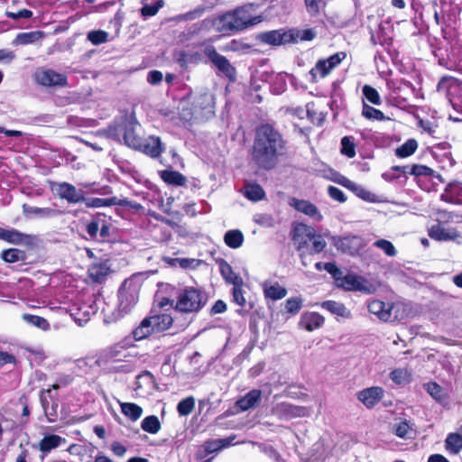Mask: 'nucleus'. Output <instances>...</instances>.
Masks as SVG:
<instances>
[{
	"mask_svg": "<svg viewBox=\"0 0 462 462\" xmlns=\"http://www.w3.org/2000/svg\"><path fill=\"white\" fill-rule=\"evenodd\" d=\"M284 149V141L278 131L270 125L256 130L252 156L262 168H273Z\"/></svg>",
	"mask_w": 462,
	"mask_h": 462,
	"instance_id": "obj_1",
	"label": "nucleus"
},
{
	"mask_svg": "<svg viewBox=\"0 0 462 462\" xmlns=\"http://www.w3.org/2000/svg\"><path fill=\"white\" fill-rule=\"evenodd\" d=\"M251 11L250 6L244 5L226 12L212 20V27L215 32L228 36L246 30L262 21L260 16L253 15Z\"/></svg>",
	"mask_w": 462,
	"mask_h": 462,
	"instance_id": "obj_2",
	"label": "nucleus"
},
{
	"mask_svg": "<svg viewBox=\"0 0 462 462\" xmlns=\"http://www.w3.org/2000/svg\"><path fill=\"white\" fill-rule=\"evenodd\" d=\"M207 301L208 297L201 289L186 286L177 293L174 309L181 313H197Z\"/></svg>",
	"mask_w": 462,
	"mask_h": 462,
	"instance_id": "obj_3",
	"label": "nucleus"
},
{
	"mask_svg": "<svg viewBox=\"0 0 462 462\" xmlns=\"http://www.w3.org/2000/svg\"><path fill=\"white\" fill-rule=\"evenodd\" d=\"M120 116V131L124 143L132 149H139L142 146V126L137 122L133 109L122 111Z\"/></svg>",
	"mask_w": 462,
	"mask_h": 462,
	"instance_id": "obj_4",
	"label": "nucleus"
},
{
	"mask_svg": "<svg viewBox=\"0 0 462 462\" xmlns=\"http://www.w3.org/2000/svg\"><path fill=\"white\" fill-rule=\"evenodd\" d=\"M337 287L346 291H359L369 295L376 292L379 284L364 276L350 273L337 279Z\"/></svg>",
	"mask_w": 462,
	"mask_h": 462,
	"instance_id": "obj_5",
	"label": "nucleus"
},
{
	"mask_svg": "<svg viewBox=\"0 0 462 462\" xmlns=\"http://www.w3.org/2000/svg\"><path fill=\"white\" fill-rule=\"evenodd\" d=\"M140 286L134 279L125 280L119 290V311L122 315L131 311L138 300Z\"/></svg>",
	"mask_w": 462,
	"mask_h": 462,
	"instance_id": "obj_6",
	"label": "nucleus"
},
{
	"mask_svg": "<svg viewBox=\"0 0 462 462\" xmlns=\"http://www.w3.org/2000/svg\"><path fill=\"white\" fill-rule=\"evenodd\" d=\"M272 413L280 420H289L294 418L310 416V409L304 406L293 405L289 402H281L273 408Z\"/></svg>",
	"mask_w": 462,
	"mask_h": 462,
	"instance_id": "obj_7",
	"label": "nucleus"
},
{
	"mask_svg": "<svg viewBox=\"0 0 462 462\" xmlns=\"http://www.w3.org/2000/svg\"><path fill=\"white\" fill-rule=\"evenodd\" d=\"M368 311L382 321H393L397 317L393 315L394 304L383 302L379 300H371L367 302Z\"/></svg>",
	"mask_w": 462,
	"mask_h": 462,
	"instance_id": "obj_8",
	"label": "nucleus"
},
{
	"mask_svg": "<svg viewBox=\"0 0 462 462\" xmlns=\"http://www.w3.org/2000/svg\"><path fill=\"white\" fill-rule=\"evenodd\" d=\"M34 79L38 84L44 87H64L67 85V78L65 75L50 69L37 70L34 74Z\"/></svg>",
	"mask_w": 462,
	"mask_h": 462,
	"instance_id": "obj_9",
	"label": "nucleus"
},
{
	"mask_svg": "<svg viewBox=\"0 0 462 462\" xmlns=\"http://www.w3.org/2000/svg\"><path fill=\"white\" fill-rule=\"evenodd\" d=\"M260 42L269 45H282L295 42L294 31L282 30L269 31L259 34Z\"/></svg>",
	"mask_w": 462,
	"mask_h": 462,
	"instance_id": "obj_10",
	"label": "nucleus"
},
{
	"mask_svg": "<svg viewBox=\"0 0 462 462\" xmlns=\"http://www.w3.org/2000/svg\"><path fill=\"white\" fill-rule=\"evenodd\" d=\"M316 231L312 226L300 223L295 225L292 231V240L299 251L304 250L309 246V243L313 238Z\"/></svg>",
	"mask_w": 462,
	"mask_h": 462,
	"instance_id": "obj_11",
	"label": "nucleus"
},
{
	"mask_svg": "<svg viewBox=\"0 0 462 462\" xmlns=\"http://www.w3.org/2000/svg\"><path fill=\"white\" fill-rule=\"evenodd\" d=\"M383 395L384 391L382 387L372 386L359 391L356 393V398L367 409H372L381 402Z\"/></svg>",
	"mask_w": 462,
	"mask_h": 462,
	"instance_id": "obj_12",
	"label": "nucleus"
},
{
	"mask_svg": "<svg viewBox=\"0 0 462 462\" xmlns=\"http://www.w3.org/2000/svg\"><path fill=\"white\" fill-rule=\"evenodd\" d=\"M205 53L225 76L229 79H233L235 77V69L233 66L230 64L228 60L223 55L219 54L214 47H207Z\"/></svg>",
	"mask_w": 462,
	"mask_h": 462,
	"instance_id": "obj_13",
	"label": "nucleus"
},
{
	"mask_svg": "<svg viewBox=\"0 0 462 462\" xmlns=\"http://www.w3.org/2000/svg\"><path fill=\"white\" fill-rule=\"evenodd\" d=\"M428 235L431 239L439 242L453 241L460 237V235L456 228H445L439 222L429 227Z\"/></svg>",
	"mask_w": 462,
	"mask_h": 462,
	"instance_id": "obj_14",
	"label": "nucleus"
},
{
	"mask_svg": "<svg viewBox=\"0 0 462 462\" xmlns=\"http://www.w3.org/2000/svg\"><path fill=\"white\" fill-rule=\"evenodd\" d=\"M214 97L209 93H203L195 97L193 101V114L196 116L203 117L213 114Z\"/></svg>",
	"mask_w": 462,
	"mask_h": 462,
	"instance_id": "obj_15",
	"label": "nucleus"
},
{
	"mask_svg": "<svg viewBox=\"0 0 462 462\" xmlns=\"http://www.w3.org/2000/svg\"><path fill=\"white\" fill-rule=\"evenodd\" d=\"M55 190L60 199H66L69 203H78L84 199L83 193L68 182L57 184Z\"/></svg>",
	"mask_w": 462,
	"mask_h": 462,
	"instance_id": "obj_16",
	"label": "nucleus"
},
{
	"mask_svg": "<svg viewBox=\"0 0 462 462\" xmlns=\"http://www.w3.org/2000/svg\"><path fill=\"white\" fill-rule=\"evenodd\" d=\"M23 214L27 218H51L60 214V211L51 208H39L23 204L22 206Z\"/></svg>",
	"mask_w": 462,
	"mask_h": 462,
	"instance_id": "obj_17",
	"label": "nucleus"
},
{
	"mask_svg": "<svg viewBox=\"0 0 462 462\" xmlns=\"http://www.w3.org/2000/svg\"><path fill=\"white\" fill-rule=\"evenodd\" d=\"M48 398H51L50 389L41 393L40 400L48 421L54 422L58 418V402L54 400L50 402Z\"/></svg>",
	"mask_w": 462,
	"mask_h": 462,
	"instance_id": "obj_18",
	"label": "nucleus"
},
{
	"mask_svg": "<svg viewBox=\"0 0 462 462\" xmlns=\"http://www.w3.org/2000/svg\"><path fill=\"white\" fill-rule=\"evenodd\" d=\"M0 239L14 245L29 244L32 236L21 233L16 229H5L0 227Z\"/></svg>",
	"mask_w": 462,
	"mask_h": 462,
	"instance_id": "obj_19",
	"label": "nucleus"
},
{
	"mask_svg": "<svg viewBox=\"0 0 462 462\" xmlns=\"http://www.w3.org/2000/svg\"><path fill=\"white\" fill-rule=\"evenodd\" d=\"M290 205L296 210L313 217L317 221L322 219V215L319 212L317 207L308 200L291 199Z\"/></svg>",
	"mask_w": 462,
	"mask_h": 462,
	"instance_id": "obj_20",
	"label": "nucleus"
},
{
	"mask_svg": "<svg viewBox=\"0 0 462 462\" xmlns=\"http://www.w3.org/2000/svg\"><path fill=\"white\" fill-rule=\"evenodd\" d=\"M138 150L152 158H155L162 152L163 147L159 137L151 135L148 138L142 140V146Z\"/></svg>",
	"mask_w": 462,
	"mask_h": 462,
	"instance_id": "obj_21",
	"label": "nucleus"
},
{
	"mask_svg": "<svg viewBox=\"0 0 462 462\" xmlns=\"http://www.w3.org/2000/svg\"><path fill=\"white\" fill-rule=\"evenodd\" d=\"M116 362V350L114 346L102 350L97 357L94 359V364L103 370H112Z\"/></svg>",
	"mask_w": 462,
	"mask_h": 462,
	"instance_id": "obj_22",
	"label": "nucleus"
},
{
	"mask_svg": "<svg viewBox=\"0 0 462 462\" xmlns=\"http://www.w3.org/2000/svg\"><path fill=\"white\" fill-rule=\"evenodd\" d=\"M66 439L59 435L50 434L46 435L42 438V439L38 444L39 450L46 456L52 449H55L64 444Z\"/></svg>",
	"mask_w": 462,
	"mask_h": 462,
	"instance_id": "obj_23",
	"label": "nucleus"
},
{
	"mask_svg": "<svg viewBox=\"0 0 462 462\" xmlns=\"http://www.w3.org/2000/svg\"><path fill=\"white\" fill-rule=\"evenodd\" d=\"M324 323V318L317 312H306L301 315L300 326L308 331H313L320 328Z\"/></svg>",
	"mask_w": 462,
	"mask_h": 462,
	"instance_id": "obj_24",
	"label": "nucleus"
},
{
	"mask_svg": "<svg viewBox=\"0 0 462 462\" xmlns=\"http://www.w3.org/2000/svg\"><path fill=\"white\" fill-rule=\"evenodd\" d=\"M262 288L265 298L273 300L283 299L287 295V290L278 282L271 283L263 282L262 283Z\"/></svg>",
	"mask_w": 462,
	"mask_h": 462,
	"instance_id": "obj_25",
	"label": "nucleus"
},
{
	"mask_svg": "<svg viewBox=\"0 0 462 462\" xmlns=\"http://www.w3.org/2000/svg\"><path fill=\"white\" fill-rule=\"evenodd\" d=\"M154 333H160L167 330L172 325L173 319L171 315L163 313L158 315H151L148 317Z\"/></svg>",
	"mask_w": 462,
	"mask_h": 462,
	"instance_id": "obj_26",
	"label": "nucleus"
},
{
	"mask_svg": "<svg viewBox=\"0 0 462 462\" xmlns=\"http://www.w3.org/2000/svg\"><path fill=\"white\" fill-rule=\"evenodd\" d=\"M262 393L260 390H252L247 393L243 398L236 402L237 406L242 411H247L254 407L261 399Z\"/></svg>",
	"mask_w": 462,
	"mask_h": 462,
	"instance_id": "obj_27",
	"label": "nucleus"
},
{
	"mask_svg": "<svg viewBox=\"0 0 462 462\" xmlns=\"http://www.w3.org/2000/svg\"><path fill=\"white\" fill-rule=\"evenodd\" d=\"M393 431L401 439H411L415 433L414 424L407 420H403L394 423Z\"/></svg>",
	"mask_w": 462,
	"mask_h": 462,
	"instance_id": "obj_28",
	"label": "nucleus"
},
{
	"mask_svg": "<svg viewBox=\"0 0 462 462\" xmlns=\"http://www.w3.org/2000/svg\"><path fill=\"white\" fill-rule=\"evenodd\" d=\"M321 307L332 314L337 315L342 318L348 319L351 317V312L346 307L340 302L335 300H326L321 303Z\"/></svg>",
	"mask_w": 462,
	"mask_h": 462,
	"instance_id": "obj_29",
	"label": "nucleus"
},
{
	"mask_svg": "<svg viewBox=\"0 0 462 462\" xmlns=\"http://www.w3.org/2000/svg\"><path fill=\"white\" fill-rule=\"evenodd\" d=\"M121 412L130 420L136 421L143 414V408L133 402H119Z\"/></svg>",
	"mask_w": 462,
	"mask_h": 462,
	"instance_id": "obj_30",
	"label": "nucleus"
},
{
	"mask_svg": "<svg viewBox=\"0 0 462 462\" xmlns=\"http://www.w3.org/2000/svg\"><path fill=\"white\" fill-rule=\"evenodd\" d=\"M22 319L28 325L40 328L43 331H48L51 328L49 321L40 316L24 313L22 315Z\"/></svg>",
	"mask_w": 462,
	"mask_h": 462,
	"instance_id": "obj_31",
	"label": "nucleus"
},
{
	"mask_svg": "<svg viewBox=\"0 0 462 462\" xmlns=\"http://www.w3.org/2000/svg\"><path fill=\"white\" fill-rule=\"evenodd\" d=\"M220 273H221V275L223 276V278L225 279V281L233 284V286L236 285V284H243L242 278L239 275H237L233 271L230 264H228L225 261H223L220 263Z\"/></svg>",
	"mask_w": 462,
	"mask_h": 462,
	"instance_id": "obj_32",
	"label": "nucleus"
},
{
	"mask_svg": "<svg viewBox=\"0 0 462 462\" xmlns=\"http://www.w3.org/2000/svg\"><path fill=\"white\" fill-rule=\"evenodd\" d=\"M224 241L230 248H239L244 242V235L238 229L227 231L224 236Z\"/></svg>",
	"mask_w": 462,
	"mask_h": 462,
	"instance_id": "obj_33",
	"label": "nucleus"
},
{
	"mask_svg": "<svg viewBox=\"0 0 462 462\" xmlns=\"http://www.w3.org/2000/svg\"><path fill=\"white\" fill-rule=\"evenodd\" d=\"M244 195L249 200L259 201L264 198V190L256 183H248L244 188Z\"/></svg>",
	"mask_w": 462,
	"mask_h": 462,
	"instance_id": "obj_34",
	"label": "nucleus"
},
{
	"mask_svg": "<svg viewBox=\"0 0 462 462\" xmlns=\"http://www.w3.org/2000/svg\"><path fill=\"white\" fill-rule=\"evenodd\" d=\"M153 328L151 325L150 319H143L140 325L133 331V336L135 340H142L153 334Z\"/></svg>",
	"mask_w": 462,
	"mask_h": 462,
	"instance_id": "obj_35",
	"label": "nucleus"
},
{
	"mask_svg": "<svg viewBox=\"0 0 462 462\" xmlns=\"http://www.w3.org/2000/svg\"><path fill=\"white\" fill-rule=\"evenodd\" d=\"M43 37V32L41 31H34L29 32H21L17 34L14 43L17 45H26L33 43Z\"/></svg>",
	"mask_w": 462,
	"mask_h": 462,
	"instance_id": "obj_36",
	"label": "nucleus"
},
{
	"mask_svg": "<svg viewBox=\"0 0 462 462\" xmlns=\"http://www.w3.org/2000/svg\"><path fill=\"white\" fill-rule=\"evenodd\" d=\"M162 179L168 184L183 186L186 183V177L179 171H163L161 173Z\"/></svg>",
	"mask_w": 462,
	"mask_h": 462,
	"instance_id": "obj_37",
	"label": "nucleus"
},
{
	"mask_svg": "<svg viewBox=\"0 0 462 462\" xmlns=\"http://www.w3.org/2000/svg\"><path fill=\"white\" fill-rule=\"evenodd\" d=\"M332 71V69L328 68V64L325 60H319L314 68H312L310 70V75L311 77L312 82H317L318 76L321 78L327 77L330 72Z\"/></svg>",
	"mask_w": 462,
	"mask_h": 462,
	"instance_id": "obj_38",
	"label": "nucleus"
},
{
	"mask_svg": "<svg viewBox=\"0 0 462 462\" xmlns=\"http://www.w3.org/2000/svg\"><path fill=\"white\" fill-rule=\"evenodd\" d=\"M141 428L145 432L150 434H156L161 430V422L157 416L150 415L142 420Z\"/></svg>",
	"mask_w": 462,
	"mask_h": 462,
	"instance_id": "obj_39",
	"label": "nucleus"
},
{
	"mask_svg": "<svg viewBox=\"0 0 462 462\" xmlns=\"http://www.w3.org/2000/svg\"><path fill=\"white\" fill-rule=\"evenodd\" d=\"M446 449L452 453L457 454L462 449V437L457 433H450L445 440Z\"/></svg>",
	"mask_w": 462,
	"mask_h": 462,
	"instance_id": "obj_40",
	"label": "nucleus"
},
{
	"mask_svg": "<svg viewBox=\"0 0 462 462\" xmlns=\"http://www.w3.org/2000/svg\"><path fill=\"white\" fill-rule=\"evenodd\" d=\"M418 148V143L414 139H409L395 151V154L400 158L408 157L415 152Z\"/></svg>",
	"mask_w": 462,
	"mask_h": 462,
	"instance_id": "obj_41",
	"label": "nucleus"
},
{
	"mask_svg": "<svg viewBox=\"0 0 462 462\" xmlns=\"http://www.w3.org/2000/svg\"><path fill=\"white\" fill-rule=\"evenodd\" d=\"M2 258L7 263H16L19 261H23L25 258V254L17 248H11L2 252Z\"/></svg>",
	"mask_w": 462,
	"mask_h": 462,
	"instance_id": "obj_42",
	"label": "nucleus"
},
{
	"mask_svg": "<svg viewBox=\"0 0 462 462\" xmlns=\"http://www.w3.org/2000/svg\"><path fill=\"white\" fill-rule=\"evenodd\" d=\"M427 393L436 401L442 402L446 399V393L440 385L437 383L430 382L425 384Z\"/></svg>",
	"mask_w": 462,
	"mask_h": 462,
	"instance_id": "obj_43",
	"label": "nucleus"
},
{
	"mask_svg": "<svg viewBox=\"0 0 462 462\" xmlns=\"http://www.w3.org/2000/svg\"><path fill=\"white\" fill-rule=\"evenodd\" d=\"M195 408V399L192 396L181 400L177 405V411L180 416H188Z\"/></svg>",
	"mask_w": 462,
	"mask_h": 462,
	"instance_id": "obj_44",
	"label": "nucleus"
},
{
	"mask_svg": "<svg viewBox=\"0 0 462 462\" xmlns=\"http://www.w3.org/2000/svg\"><path fill=\"white\" fill-rule=\"evenodd\" d=\"M362 115L370 120L383 121L385 118L384 114L381 110L368 106L365 102L363 103Z\"/></svg>",
	"mask_w": 462,
	"mask_h": 462,
	"instance_id": "obj_45",
	"label": "nucleus"
},
{
	"mask_svg": "<svg viewBox=\"0 0 462 462\" xmlns=\"http://www.w3.org/2000/svg\"><path fill=\"white\" fill-rule=\"evenodd\" d=\"M87 38L93 45H99L107 42L108 33L102 30L90 31Z\"/></svg>",
	"mask_w": 462,
	"mask_h": 462,
	"instance_id": "obj_46",
	"label": "nucleus"
},
{
	"mask_svg": "<svg viewBox=\"0 0 462 462\" xmlns=\"http://www.w3.org/2000/svg\"><path fill=\"white\" fill-rule=\"evenodd\" d=\"M362 92L365 97L373 105L381 104L380 95L374 88L369 85H365L362 88Z\"/></svg>",
	"mask_w": 462,
	"mask_h": 462,
	"instance_id": "obj_47",
	"label": "nucleus"
},
{
	"mask_svg": "<svg viewBox=\"0 0 462 462\" xmlns=\"http://www.w3.org/2000/svg\"><path fill=\"white\" fill-rule=\"evenodd\" d=\"M107 273L108 268L106 264H94L89 268V275L96 282L102 281Z\"/></svg>",
	"mask_w": 462,
	"mask_h": 462,
	"instance_id": "obj_48",
	"label": "nucleus"
},
{
	"mask_svg": "<svg viewBox=\"0 0 462 462\" xmlns=\"http://www.w3.org/2000/svg\"><path fill=\"white\" fill-rule=\"evenodd\" d=\"M303 300L300 297L290 298L285 301L286 312L296 315L302 308Z\"/></svg>",
	"mask_w": 462,
	"mask_h": 462,
	"instance_id": "obj_49",
	"label": "nucleus"
},
{
	"mask_svg": "<svg viewBox=\"0 0 462 462\" xmlns=\"http://www.w3.org/2000/svg\"><path fill=\"white\" fill-rule=\"evenodd\" d=\"M205 12V8L203 6H199L192 11L187 12L185 14H180L174 18V20L181 22V21H192L197 18L202 16Z\"/></svg>",
	"mask_w": 462,
	"mask_h": 462,
	"instance_id": "obj_50",
	"label": "nucleus"
},
{
	"mask_svg": "<svg viewBox=\"0 0 462 462\" xmlns=\"http://www.w3.org/2000/svg\"><path fill=\"white\" fill-rule=\"evenodd\" d=\"M311 245L310 247V254H319L324 250L326 247V241L320 235H317L315 233L313 238H311Z\"/></svg>",
	"mask_w": 462,
	"mask_h": 462,
	"instance_id": "obj_51",
	"label": "nucleus"
},
{
	"mask_svg": "<svg viewBox=\"0 0 462 462\" xmlns=\"http://www.w3.org/2000/svg\"><path fill=\"white\" fill-rule=\"evenodd\" d=\"M374 245L381 250H383L386 255L394 256L396 254V249L392 244V242L385 239H379L374 243Z\"/></svg>",
	"mask_w": 462,
	"mask_h": 462,
	"instance_id": "obj_52",
	"label": "nucleus"
},
{
	"mask_svg": "<svg viewBox=\"0 0 462 462\" xmlns=\"http://www.w3.org/2000/svg\"><path fill=\"white\" fill-rule=\"evenodd\" d=\"M341 152L348 158H354L356 156L355 144L351 141L350 137L345 136L341 140Z\"/></svg>",
	"mask_w": 462,
	"mask_h": 462,
	"instance_id": "obj_53",
	"label": "nucleus"
},
{
	"mask_svg": "<svg viewBox=\"0 0 462 462\" xmlns=\"http://www.w3.org/2000/svg\"><path fill=\"white\" fill-rule=\"evenodd\" d=\"M254 220L263 227H273L275 225L274 218L271 215L265 213L255 215Z\"/></svg>",
	"mask_w": 462,
	"mask_h": 462,
	"instance_id": "obj_54",
	"label": "nucleus"
},
{
	"mask_svg": "<svg viewBox=\"0 0 462 462\" xmlns=\"http://www.w3.org/2000/svg\"><path fill=\"white\" fill-rule=\"evenodd\" d=\"M243 284H236L233 286L232 294L233 300L237 305L244 307L246 303L245 298L244 296V291L242 289Z\"/></svg>",
	"mask_w": 462,
	"mask_h": 462,
	"instance_id": "obj_55",
	"label": "nucleus"
},
{
	"mask_svg": "<svg viewBox=\"0 0 462 462\" xmlns=\"http://www.w3.org/2000/svg\"><path fill=\"white\" fill-rule=\"evenodd\" d=\"M307 12L311 16H318L320 14L321 0H304Z\"/></svg>",
	"mask_w": 462,
	"mask_h": 462,
	"instance_id": "obj_56",
	"label": "nucleus"
},
{
	"mask_svg": "<svg viewBox=\"0 0 462 462\" xmlns=\"http://www.w3.org/2000/svg\"><path fill=\"white\" fill-rule=\"evenodd\" d=\"M410 374L406 369H395L390 374V378L396 383L400 384L407 381Z\"/></svg>",
	"mask_w": 462,
	"mask_h": 462,
	"instance_id": "obj_57",
	"label": "nucleus"
},
{
	"mask_svg": "<svg viewBox=\"0 0 462 462\" xmlns=\"http://www.w3.org/2000/svg\"><path fill=\"white\" fill-rule=\"evenodd\" d=\"M432 172L430 167L419 164L411 165L409 171V174L415 176H430Z\"/></svg>",
	"mask_w": 462,
	"mask_h": 462,
	"instance_id": "obj_58",
	"label": "nucleus"
},
{
	"mask_svg": "<svg viewBox=\"0 0 462 462\" xmlns=\"http://www.w3.org/2000/svg\"><path fill=\"white\" fill-rule=\"evenodd\" d=\"M162 6L163 2L162 0L152 5H146L141 10L142 15L144 17L155 15Z\"/></svg>",
	"mask_w": 462,
	"mask_h": 462,
	"instance_id": "obj_59",
	"label": "nucleus"
},
{
	"mask_svg": "<svg viewBox=\"0 0 462 462\" xmlns=\"http://www.w3.org/2000/svg\"><path fill=\"white\" fill-rule=\"evenodd\" d=\"M346 57V53L344 51L337 52L325 60L328 64V68L334 69L342 60H344Z\"/></svg>",
	"mask_w": 462,
	"mask_h": 462,
	"instance_id": "obj_60",
	"label": "nucleus"
},
{
	"mask_svg": "<svg viewBox=\"0 0 462 462\" xmlns=\"http://www.w3.org/2000/svg\"><path fill=\"white\" fill-rule=\"evenodd\" d=\"M328 193L329 197L336 201L345 202L346 200L344 192L337 187L329 186L328 189Z\"/></svg>",
	"mask_w": 462,
	"mask_h": 462,
	"instance_id": "obj_61",
	"label": "nucleus"
},
{
	"mask_svg": "<svg viewBox=\"0 0 462 462\" xmlns=\"http://www.w3.org/2000/svg\"><path fill=\"white\" fill-rule=\"evenodd\" d=\"M5 14H6V16L8 18H11V19H14V20H18V19H21V18L29 19V18H31L32 16V12L31 10H28V9H23V10H20L18 12L7 11Z\"/></svg>",
	"mask_w": 462,
	"mask_h": 462,
	"instance_id": "obj_62",
	"label": "nucleus"
},
{
	"mask_svg": "<svg viewBox=\"0 0 462 462\" xmlns=\"http://www.w3.org/2000/svg\"><path fill=\"white\" fill-rule=\"evenodd\" d=\"M324 270H326L328 273L332 275L335 280V283L337 284V279L342 278L343 273L338 269V267L334 263H324Z\"/></svg>",
	"mask_w": 462,
	"mask_h": 462,
	"instance_id": "obj_63",
	"label": "nucleus"
},
{
	"mask_svg": "<svg viewBox=\"0 0 462 462\" xmlns=\"http://www.w3.org/2000/svg\"><path fill=\"white\" fill-rule=\"evenodd\" d=\"M354 192L364 200L372 202L374 201V194L364 189L362 186L358 184L356 185V189H354Z\"/></svg>",
	"mask_w": 462,
	"mask_h": 462,
	"instance_id": "obj_64",
	"label": "nucleus"
}]
</instances>
